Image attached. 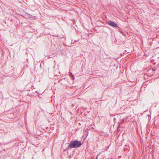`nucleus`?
I'll return each mask as SVG.
<instances>
[{"label": "nucleus", "mask_w": 159, "mask_h": 159, "mask_svg": "<svg viewBox=\"0 0 159 159\" xmlns=\"http://www.w3.org/2000/svg\"><path fill=\"white\" fill-rule=\"evenodd\" d=\"M95 159H98V157H97Z\"/></svg>", "instance_id": "4"}, {"label": "nucleus", "mask_w": 159, "mask_h": 159, "mask_svg": "<svg viewBox=\"0 0 159 159\" xmlns=\"http://www.w3.org/2000/svg\"><path fill=\"white\" fill-rule=\"evenodd\" d=\"M70 74H71V75H72V77H73V76H73V75L72 74V73H71V72H70Z\"/></svg>", "instance_id": "3"}, {"label": "nucleus", "mask_w": 159, "mask_h": 159, "mask_svg": "<svg viewBox=\"0 0 159 159\" xmlns=\"http://www.w3.org/2000/svg\"><path fill=\"white\" fill-rule=\"evenodd\" d=\"M82 145V143L80 141L77 140L72 141L69 145L68 148H76L80 147Z\"/></svg>", "instance_id": "1"}, {"label": "nucleus", "mask_w": 159, "mask_h": 159, "mask_svg": "<svg viewBox=\"0 0 159 159\" xmlns=\"http://www.w3.org/2000/svg\"><path fill=\"white\" fill-rule=\"evenodd\" d=\"M107 23L109 25L115 27H116L117 26V24L114 22L112 21H109L107 22Z\"/></svg>", "instance_id": "2"}]
</instances>
